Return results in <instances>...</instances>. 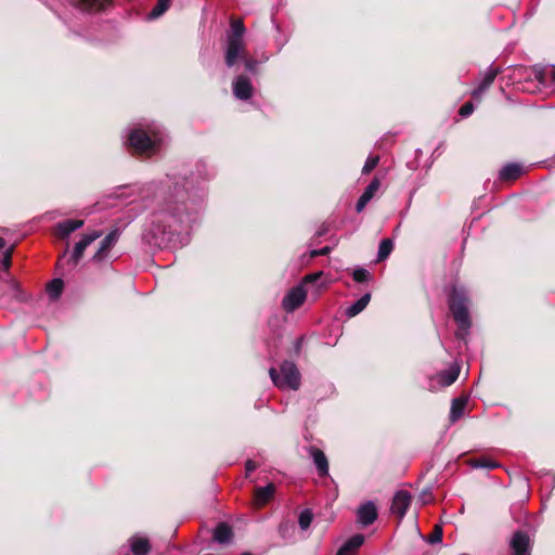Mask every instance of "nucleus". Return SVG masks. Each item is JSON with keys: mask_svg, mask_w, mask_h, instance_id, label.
<instances>
[{"mask_svg": "<svg viewBox=\"0 0 555 555\" xmlns=\"http://www.w3.org/2000/svg\"><path fill=\"white\" fill-rule=\"evenodd\" d=\"M336 555H353V554H351V552H349V550H347V547H344L341 545V547L338 550Z\"/></svg>", "mask_w": 555, "mask_h": 555, "instance_id": "38", "label": "nucleus"}, {"mask_svg": "<svg viewBox=\"0 0 555 555\" xmlns=\"http://www.w3.org/2000/svg\"><path fill=\"white\" fill-rule=\"evenodd\" d=\"M269 374L273 384L280 389L297 390L300 386V373L293 362L284 361L279 371L271 367Z\"/></svg>", "mask_w": 555, "mask_h": 555, "instance_id": "3", "label": "nucleus"}, {"mask_svg": "<svg viewBox=\"0 0 555 555\" xmlns=\"http://www.w3.org/2000/svg\"><path fill=\"white\" fill-rule=\"evenodd\" d=\"M12 253H13V248L7 249L4 253L2 263L5 269H9L11 267Z\"/></svg>", "mask_w": 555, "mask_h": 555, "instance_id": "35", "label": "nucleus"}, {"mask_svg": "<svg viewBox=\"0 0 555 555\" xmlns=\"http://www.w3.org/2000/svg\"><path fill=\"white\" fill-rule=\"evenodd\" d=\"M241 555H250V554H249V553H243V554H241Z\"/></svg>", "mask_w": 555, "mask_h": 555, "instance_id": "43", "label": "nucleus"}, {"mask_svg": "<svg viewBox=\"0 0 555 555\" xmlns=\"http://www.w3.org/2000/svg\"><path fill=\"white\" fill-rule=\"evenodd\" d=\"M83 225L82 220H64L56 225V235L61 238L67 237L74 231L80 229Z\"/></svg>", "mask_w": 555, "mask_h": 555, "instance_id": "18", "label": "nucleus"}, {"mask_svg": "<svg viewBox=\"0 0 555 555\" xmlns=\"http://www.w3.org/2000/svg\"><path fill=\"white\" fill-rule=\"evenodd\" d=\"M5 247V241L0 237V250L3 249Z\"/></svg>", "mask_w": 555, "mask_h": 555, "instance_id": "42", "label": "nucleus"}, {"mask_svg": "<svg viewBox=\"0 0 555 555\" xmlns=\"http://www.w3.org/2000/svg\"><path fill=\"white\" fill-rule=\"evenodd\" d=\"M274 491L275 487L272 483H269L266 487L256 488L254 492V505L259 508L268 504L273 498Z\"/></svg>", "mask_w": 555, "mask_h": 555, "instance_id": "13", "label": "nucleus"}, {"mask_svg": "<svg viewBox=\"0 0 555 555\" xmlns=\"http://www.w3.org/2000/svg\"><path fill=\"white\" fill-rule=\"evenodd\" d=\"M322 275V272H317V273H312V274H308L305 276L304 279V282L305 283H311V282H314L317 281L320 276Z\"/></svg>", "mask_w": 555, "mask_h": 555, "instance_id": "37", "label": "nucleus"}, {"mask_svg": "<svg viewBox=\"0 0 555 555\" xmlns=\"http://www.w3.org/2000/svg\"><path fill=\"white\" fill-rule=\"evenodd\" d=\"M392 248H393V244H392L391 240H389V238L382 240V242L379 243V247H378L377 260L382 261V260L386 259L392 251Z\"/></svg>", "mask_w": 555, "mask_h": 555, "instance_id": "25", "label": "nucleus"}, {"mask_svg": "<svg viewBox=\"0 0 555 555\" xmlns=\"http://www.w3.org/2000/svg\"><path fill=\"white\" fill-rule=\"evenodd\" d=\"M118 236V230H113L112 232H109L101 242V246L94 257L99 260L104 258L106 254L109 251V249L116 244Z\"/></svg>", "mask_w": 555, "mask_h": 555, "instance_id": "19", "label": "nucleus"}, {"mask_svg": "<svg viewBox=\"0 0 555 555\" xmlns=\"http://www.w3.org/2000/svg\"><path fill=\"white\" fill-rule=\"evenodd\" d=\"M466 406V400L462 398H455L452 401L450 417L452 422L457 421Z\"/></svg>", "mask_w": 555, "mask_h": 555, "instance_id": "23", "label": "nucleus"}, {"mask_svg": "<svg viewBox=\"0 0 555 555\" xmlns=\"http://www.w3.org/2000/svg\"><path fill=\"white\" fill-rule=\"evenodd\" d=\"M256 468L255 464L251 461H248L246 463V469L247 472H253Z\"/></svg>", "mask_w": 555, "mask_h": 555, "instance_id": "39", "label": "nucleus"}, {"mask_svg": "<svg viewBox=\"0 0 555 555\" xmlns=\"http://www.w3.org/2000/svg\"><path fill=\"white\" fill-rule=\"evenodd\" d=\"M448 302L453 319L459 327L463 330L468 328L470 326V320L466 291L461 286H452Z\"/></svg>", "mask_w": 555, "mask_h": 555, "instance_id": "2", "label": "nucleus"}, {"mask_svg": "<svg viewBox=\"0 0 555 555\" xmlns=\"http://www.w3.org/2000/svg\"><path fill=\"white\" fill-rule=\"evenodd\" d=\"M128 141L130 146L137 153H146L155 147V145L160 141V138L157 132L149 134L142 129H134L129 134Z\"/></svg>", "mask_w": 555, "mask_h": 555, "instance_id": "4", "label": "nucleus"}, {"mask_svg": "<svg viewBox=\"0 0 555 555\" xmlns=\"http://www.w3.org/2000/svg\"><path fill=\"white\" fill-rule=\"evenodd\" d=\"M130 547L134 555H146L150 552L151 545L146 538L133 537L130 539Z\"/></svg>", "mask_w": 555, "mask_h": 555, "instance_id": "20", "label": "nucleus"}, {"mask_svg": "<svg viewBox=\"0 0 555 555\" xmlns=\"http://www.w3.org/2000/svg\"><path fill=\"white\" fill-rule=\"evenodd\" d=\"M442 540V529L440 526H435L431 533L428 535L427 541L431 544L441 542Z\"/></svg>", "mask_w": 555, "mask_h": 555, "instance_id": "33", "label": "nucleus"}, {"mask_svg": "<svg viewBox=\"0 0 555 555\" xmlns=\"http://www.w3.org/2000/svg\"><path fill=\"white\" fill-rule=\"evenodd\" d=\"M309 453L313 460V463L317 466L318 473L321 477H324L328 474V462L324 452L315 447H311L309 449Z\"/></svg>", "mask_w": 555, "mask_h": 555, "instance_id": "14", "label": "nucleus"}, {"mask_svg": "<svg viewBox=\"0 0 555 555\" xmlns=\"http://www.w3.org/2000/svg\"><path fill=\"white\" fill-rule=\"evenodd\" d=\"M307 293L302 285L293 287L283 299V308L287 312H293L299 308L306 300Z\"/></svg>", "mask_w": 555, "mask_h": 555, "instance_id": "6", "label": "nucleus"}, {"mask_svg": "<svg viewBox=\"0 0 555 555\" xmlns=\"http://www.w3.org/2000/svg\"><path fill=\"white\" fill-rule=\"evenodd\" d=\"M371 274L363 268H357L352 272V278L358 283H364L370 279Z\"/></svg>", "mask_w": 555, "mask_h": 555, "instance_id": "30", "label": "nucleus"}, {"mask_svg": "<svg viewBox=\"0 0 555 555\" xmlns=\"http://www.w3.org/2000/svg\"><path fill=\"white\" fill-rule=\"evenodd\" d=\"M358 521L363 526L372 525L377 518V509L374 503L366 502L358 508Z\"/></svg>", "mask_w": 555, "mask_h": 555, "instance_id": "11", "label": "nucleus"}, {"mask_svg": "<svg viewBox=\"0 0 555 555\" xmlns=\"http://www.w3.org/2000/svg\"><path fill=\"white\" fill-rule=\"evenodd\" d=\"M364 542V537L362 534H354L348 541H346L343 546L347 547L351 554L356 555L358 550Z\"/></svg>", "mask_w": 555, "mask_h": 555, "instance_id": "24", "label": "nucleus"}, {"mask_svg": "<svg viewBox=\"0 0 555 555\" xmlns=\"http://www.w3.org/2000/svg\"><path fill=\"white\" fill-rule=\"evenodd\" d=\"M378 163H379V156H377V155L369 156L363 168H362V172L365 175L370 173L372 170H374L376 168Z\"/></svg>", "mask_w": 555, "mask_h": 555, "instance_id": "31", "label": "nucleus"}, {"mask_svg": "<svg viewBox=\"0 0 555 555\" xmlns=\"http://www.w3.org/2000/svg\"><path fill=\"white\" fill-rule=\"evenodd\" d=\"M537 78L539 79V81H540L541 83H545V82H546V80H545V78H544V75H543L542 73H538V74H537Z\"/></svg>", "mask_w": 555, "mask_h": 555, "instance_id": "40", "label": "nucleus"}, {"mask_svg": "<svg viewBox=\"0 0 555 555\" xmlns=\"http://www.w3.org/2000/svg\"><path fill=\"white\" fill-rule=\"evenodd\" d=\"M63 281L54 279L47 285V292L52 299H56L63 291Z\"/></svg>", "mask_w": 555, "mask_h": 555, "instance_id": "26", "label": "nucleus"}, {"mask_svg": "<svg viewBox=\"0 0 555 555\" xmlns=\"http://www.w3.org/2000/svg\"><path fill=\"white\" fill-rule=\"evenodd\" d=\"M521 175V167L516 164H509L504 166L500 170V179L503 181L516 180Z\"/></svg>", "mask_w": 555, "mask_h": 555, "instance_id": "22", "label": "nucleus"}, {"mask_svg": "<svg viewBox=\"0 0 555 555\" xmlns=\"http://www.w3.org/2000/svg\"><path fill=\"white\" fill-rule=\"evenodd\" d=\"M87 9H101L111 0H78Z\"/></svg>", "mask_w": 555, "mask_h": 555, "instance_id": "32", "label": "nucleus"}, {"mask_svg": "<svg viewBox=\"0 0 555 555\" xmlns=\"http://www.w3.org/2000/svg\"><path fill=\"white\" fill-rule=\"evenodd\" d=\"M330 251H331V248L328 246H325V247H323L321 249L312 250L310 253V257L314 258L317 256H325V255L330 254Z\"/></svg>", "mask_w": 555, "mask_h": 555, "instance_id": "36", "label": "nucleus"}, {"mask_svg": "<svg viewBox=\"0 0 555 555\" xmlns=\"http://www.w3.org/2000/svg\"><path fill=\"white\" fill-rule=\"evenodd\" d=\"M550 76L552 78V81L555 83V68L550 70Z\"/></svg>", "mask_w": 555, "mask_h": 555, "instance_id": "41", "label": "nucleus"}, {"mask_svg": "<svg viewBox=\"0 0 555 555\" xmlns=\"http://www.w3.org/2000/svg\"><path fill=\"white\" fill-rule=\"evenodd\" d=\"M253 85L248 77L238 76L233 82V93L240 100H249L253 96Z\"/></svg>", "mask_w": 555, "mask_h": 555, "instance_id": "9", "label": "nucleus"}, {"mask_svg": "<svg viewBox=\"0 0 555 555\" xmlns=\"http://www.w3.org/2000/svg\"><path fill=\"white\" fill-rule=\"evenodd\" d=\"M233 539V530L227 522H219L214 530V540L219 544H228Z\"/></svg>", "mask_w": 555, "mask_h": 555, "instance_id": "17", "label": "nucleus"}, {"mask_svg": "<svg viewBox=\"0 0 555 555\" xmlns=\"http://www.w3.org/2000/svg\"><path fill=\"white\" fill-rule=\"evenodd\" d=\"M411 500L412 495L409 491H398L392 499L391 512L401 519L405 515L411 504Z\"/></svg>", "mask_w": 555, "mask_h": 555, "instance_id": "8", "label": "nucleus"}, {"mask_svg": "<svg viewBox=\"0 0 555 555\" xmlns=\"http://www.w3.org/2000/svg\"><path fill=\"white\" fill-rule=\"evenodd\" d=\"M472 466L475 467V468L493 469V468L499 467V464L495 461L491 460V459L479 457V459H476V460L472 461Z\"/></svg>", "mask_w": 555, "mask_h": 555, "instance_id": "27", "label": "nucleus"}, {"mask_svg": "<svg viewBox=\"0 0 555 555\" xmlns=\"http://www.w3.org/2000/svg\"><path fill=\"white\" fill-rule=\"evenodd\" d=\"M509 547L513 555H530L532 541L528 532L515 531L511 538Z\"/></svg>", "mask_w": 555, "mask_h": 555, "instance_id": "5", "label": "nucleus"}, {"mask_svg": "<svg viewBox=\"0 0 555 555\" xmlns=\"http://www.w3.org/2000/svg\"><path fill=\"white\" fill-rule=\"evenodd\" d=\"M184 210H185V204L184 203L177 204L176 207L168 208V210L166 212L157 214L155 216L154 222H162V221H164L167 218H170L173 221L182 222L183 221V212H184Z\"/></svg>", "mask_w": 555, "mask_h": 555, "instance_id": "16", "label": "nucleus"}, {"mask_svg": "<svg viewBox=\"0 0 555 555\" xmlns=\"http://www.w3.org/2000/svg\"><path fill=\"white\" fill-rule=\"evenodd\" d=\"M370 299H371V295L369 293L363 295L360 299H358L354 304H352L351 306H349L346 309V311H345L346 317L353 318L357 314H359L361 311H363L366 308V306L370 302Z\"/></svg>", "mask_w": 555, "mask_h": 555, "instance_id": "21", "label": "nucleus"}, {"mask_svg": "<svg viewBox=\"0 0 555 555\" xmlns=\"http://www.w3.org/2000/svg\"><path fill=\"white\" fill-rule=\"evenodd\" d=\"M500 74L499 67L490 66L482 75L478 86L472 91V98L479 100L482 94L490 88L496 76Z\"/></svg>", "mask_w": 555, "mask_h": 555, "instance_id": "7", "label": "nucleus"}, {"mask_svg": "<svg viewBox=\"0 0 555 555\" xmlns=\"http://www.w3.org/2000/svg\"><path fill=\"white\" fill-rule=\"evenodd\" d=\"M474 112V105L470 102L465 103L459 111L462 117H468Z\"/></svg>", "mask_w": 555, "mask_h": 555, "instance_id": "34", "label": "nucleus"}, {"mask_svg": "<svg viewBox=\"0 0 555 555\" xmlns=\"http://www.w3.org/2000/svg\"><path fill=\"white\" fill-rule=\"evenodd\" d=\"M313 515L311 511L304 509L299 515L298 524L302 530H307L310 527Z\"/></svg>", "mask_w": 555, "mask_h": 555, "instance_id": "29", "label": "nucleus"}, {"mask_svg": "<svg viewBox=\"0 0 555 555\" xmlns=\"http://www.w3.org/2000/svg\"><path fill=\"white\" fill-rule=\"evenodd\" d=\"M171 0H158L155 7L152 9L150 16L152 18H156L160 16L163 13H165L170 4Z\"/></svg>", "mask_w": 555, "mask_h": 555, "instance_id": "28", "label": "nucleus"}, {"mask_svg": "<svg viewBox=\"0 0 555 555\" xmlns=\"http://www.w3.org/2000/svg\"><path fill=\"white\" fill-rule=\"evenodd\" d=\"M380 181L378 178H374L370 184L365 188L364 192L357 202L356 209L361 212L369 202L374 197L376 192L379 190Z\"/></svg>", "mask_w": 555, "mask_h": 555, "instance_id": "12", "label": "nucleus"}, {"mask_svg": "<svg viewBox=\"0 0 555 555\" xmlns=\"http://www.w3.org/2000/svg\"><path fill=\"white\" fill-rule=\"evenodd\" d=\"M102 235L101 231H92L91 233H87L82 236V238L76 243L72 258L75 263L82 257L85 249L96 238Z\"/></svg>", "mask_w": 555, "mask_h": 555, "instance_id": "10", "label": "nucleus"}, {"mask_svg": "<svg viewBox=\"0 0 555 555\" xmlns=\"http://www.w3.org/2000/svg\"><path fill=\"white\" fill-rule=\"evenodd\" d=\"M246 28L242 18H231L230 29L225 36L224 61L228 67H232L238 59L245 61V67L249 72L256 68V61L246 56L244 36Z\"/></svg>", "mask_w": 555, "mask_h": 555, "instance_id": "1", "label": "nucleus"}, {"mask_svg": "<svg viewBox=\"0 0 555 555\" xmlns=\"http://www.w3.org/2000/svg\"><path fill=\"white\" fill-rule=\"evenodd\" d=\"M460 367L452 365L450 369L438 373L431 380H437L440 387L452 385L459 377Z\"/></svg>", "mask_w": 555, "mask_h": 555, "instance_id": "15", "label": "nucleus"}]
</instances>
